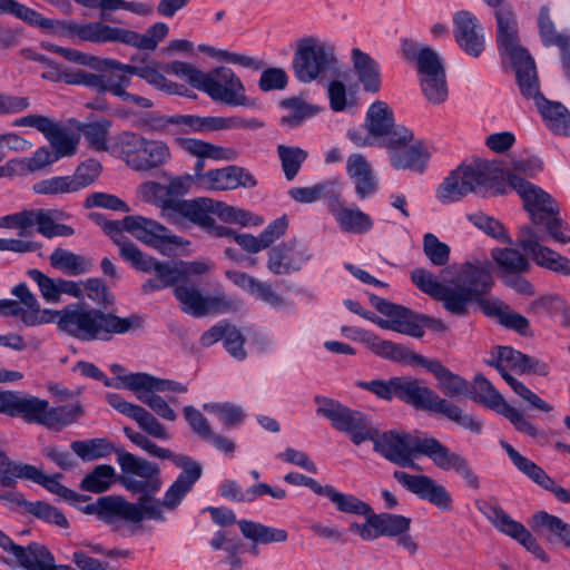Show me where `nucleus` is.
<instances>
[{
  "mask_svg": "<svg viewBox=\"0 0 570 570\" xmlns=\"http://www.w3.org/2000/svg\"><path fill=\"white\" fill-rule=\"evenodd\" d=\"M491 257L498 266L500 276L509 273H528L531 269L529 259L515 248H493Z\"/></svg>",
  "mask_w": 570,
  "mask_h": 570,
  "instance_id": "nucleus-46",
  "label": "nucleus"
},
{
  "mask_svg": "<svg viewBox=\"0 0 570 570\" xmlns=\"http://www.w3.org/2000/svg\"><path fill=\"white\" fill-rule=\"evenodd\" d=\"M90 218L100 224L104 230L111 237L114 243L119 247V255L124 261L131 264L137 256L140 255V249L122 232L125 230L124 218L121 220H105L101 222V215L91 213Z\"/></svg>",
  "mask_w": 570,
  "mask_h": 570,
  "instance_id": "nucleus-39",
  "label": "nucleus"
},
{
  "mask_svg": "<svg viewBox=\"0 0 570 570\" xmlns=\"http://www.w3.org/2000/svg\"><path fill=\"white\" fill-rule=\"evenodd\" d=\"M52 148V155L57 156V160L62 157L72 156L76 153L78 139L72 132L58 126L55 121L48 132L45 134Z\"/></svg>",
  "mask_w": 570,
  "mask_h": 570,
  "instance_id": "nucleus-53",
  "label": "nucleus"
},
{
  "mask_svg": "<svg viewBox=\"0 0 570 570\" xmlns=\"http://www.w3.org/2000/svg\"><path fill=\"white\" fill-rule=\"evenodd\" d=\"M453 35L459 47L469 56L479 57L485 48V37L478 18L461 10L453 16Z\"/></svg>",
  "mask_w": 570,
  "mask_h": 570,
  "instance_id": "nucleus-22",
  "label": "nucleus"
},
{
  "mask_svg": "<svg viewBox=\"0 0 570 570\" xmlns=\"http://www.w3.org/2000/svg\"><path fill=\"white\" fill-rule=\"evenodd\" d=\"M124 223L126 232L149 246L157 248L165 244H183L181 237L170 234L164 225L156 220L139 215H132L126 216Z\"/></svg>",
  "mask_w": 570,
  "mask_h": 570,
  "instance_id": "nucleus-25",
  "label": "nucleus"
},
{
  "mask_svg": "<svg viewBox=\"0 0 570 570\" xmlns=\"http://www.w3.org/2000/svg\"><path fill=\"white\" fill-rule=\"evenodd\" d=\"M50 265L71 276H78L90 271L92 262L81 255L65 248H56L49 256Z\"/></svg>",
  "mask_w": 570,
  "mask_h": 570,
  "instance_id": "nucleus-44",
  "label": "nucleus"
},
{
  "mask_svg": "<svg viewBox=\"0 0 570 570\" xmlns=\"http://www.w3.org/2000/svg\"><path fill=\"white\" fill-rule=\"evenodd\" d=\"M494 168L487 161L474 160L463 164L443 180L436 191L442 204L459 202L470 193H480L493 186Z\"/></svg>",
  "mask_w": 570,
  "mask_h": 570,
  "instance_id": "nucleus-8",
  "label": "nucleus"
},
{
  "mask_svg": "<svg viewBox=\"0 0 570 570\" xmlns=\"http://www.w3.org/2000/svg\"><path fill=\"white\" fill-rule=\"evenodd\" d=\"M237 523L245 538L258 543L285 542L288 538V533L284 529L272 528L248 520H240Z\"/></svg>",
  "mask_w": 570,
  "mask_h": 570,
  "instance_id": "nucleus-48",
  "label": "nucleus"
},
{
  "mask_svg": "<svg viewBox=\"0 0 570 570\" xmlns=\"http://www.w3.org/2000/svg\"><path fill=\"white\" fill-rule=\"evenodd\" d=\"M538 27L544 46L563 47L569 43L570 35L561 33L556 30L547 7H542L540 10Z\"/></svg>",
  "mask_w": 570,
  "mask_h": 570,
  "instance_id": "nucleus-63",
  "label": "nucleus"
},
{
  "mask_svg": "<svg viewBox=\"0 0 570 570\" xmlns=\"http://www.w3.org/2000/svg\"><path fill=\"white\" fill-rule=\"evenodd\" d=\"M509 186L522 198L531 217V225L521 226L517 244L540 267L563 276H570V259L547 247L551 237L559 243L570 242L566 223L558 216L559 208L549 194L513 173L507 175Z\"/></svg>",
  "mask_w": 570,
  "mask_h": 570,
  "instance_id": "nucleus-2",
  "label": "nucleus"
},
{
  "mask_svg": "<svg viewBox=\"0 0 570 570\" xmlns=\"http://www.w3.org/2000/svg\"><path fill=\"white\" fill-rule=\"evenodd\" d=\"M174 295L179 302L181 311L194 317L226 313L237 307V302L224 294L204 295L190 279L178 284L174 288Z\"/></svg>",
  "mask_w": 570,
  "mask_h": 570,
  "instance_id": "nucleus-16",
  "label": "nucleus"
},
{
  "mask_svg": "<svg viewBox=\"0 0 570 570\" xmlns=\"http://www.w3.org/2000/svg\"><path fill=\"white\" fill-rule=\"evenodd\" d=\"M341 189L338 179L325 180L309 187H295L289 189V196L297 203L309 204L320 199L327 200V207L336 197Z\"/></svg>",
  "mask_w": 570,
  "mask_h": 570,
  "instance_id": "nucleus-40",
  "label": "nucleus"
},
{
  "mask_svg": "<svg viewBox=\"0 0 570 570\" xmlns=\"http://www.w3.org/2000/svg\"><path fill=\"white\" fill-rule=\"evenodd\" d=\"M277 154L287 180H293L307 158V153L299 147L277 146Z\"/></svg>",
  "mask_w": 570,
  "mask_h": 570,
  "instance_id": "nucleus-61",
  "label": "nucleus"
},
{
  "mask_svg": "<svg viewBox=\"0 0 570 570\" xmlns=\"http://www.w3.org/2000/svg\"><path fill=\"white\" fill-rule=\"evenodd\" d=\"M11 294L17 297L16 302L22 309V323L27 326H35L42 323L40 316V304L24 283L14 286Z\"/></svg>",
  "mask_w": 570,
  "mask_h": 570,
  "instance_id": "nucleus-50",
  "label": "nucleus"
},
{
  "mask_svg": "<svg viewBox=\"0 0 570 570\" xmlns=\"http://www.w3.org/2000/svg\"><path fill=\"white\" fill-rule=\"evenodd\" d=\"M111 122L107 119L82 125L79 129L89 146L96 150H107Z\"/></svg>",
  "mask_w": 570,
  "mask_h": 570,
  "instance_id": "nucleus-64",
  "label": "nucleus"
},
{
  "mask_svg": "<svg viewBox=\"0 0 570 570\" xmlns=\"http://www.w3.org/2000/svg\"><path fill=\"white\" fill-rule=\"evenodd\" d=\"M470 397L483 405L498 411L507 417L514 428L532 438L538 435L535 426L515 407L509 405L494 386L483 376L476 375L473 380Z\"/></svg>",
  "mask_w": 570,
  "mask_h": 570,
  "instance_id": "nucleus-17",
  "label": "nucleus"
},
{
  "mask_svg": "<svg viewBox=\"0 0 570 570\" xmlns=\"http://www.w3.org/2000/svg\"><path fill=\"white\" fill-rule=\"evenodd\" d=\"M456 273V277L443 284L430 271L415 268L411 273L414 285L423 293L443 304V307L456 316H465L469 306L478 302L488 316L498 318L499 323L514 330L521 335L529 334L530 323L523 315L514 312L499 298H483L493 285L492 263L483 257H472L461 265H451L442 274Z\"/></svg>",
  "mask_w": 570,
  "mask_h": 570,
  "instance_id": "nucleus-1",
  "label": "nucleus"
},
{
  "mask_svg": "<svg viewBox=\"0 0 570 570\" xmlns=\"http://www.w3.org/2000/svg\"><path fill=\"white\" fill-rule=\"evenodd\" d=\"M491 7L495 9L499 49L511 60L519 80L520 76H527L537 70L534 60L528 50L519 45L518 23L511 7L505 1L500 6Z\"/></svg>",
  "mask_w": 570,
  "mask_h": 570,
  "instance_id": "nucleus-9",
  "label": "nucleus"
},
{
  "mask_svg": "<svg viewBox=\"0 0 570 570\" xmlns=\"http://www.w3.org/2000/svg\"><path fill=\"white\" fill-rule=\"evenodd\" d=\"M365 126L373 137H384L393 128V114L383 101H376L367 110Z\"/></svg>",
  "mask_w": 570,
  "mask_h": 570,
  "instance_id": "nucleus-49",
  "label": "nucleus"
},
{
  "mask_svg": "<svg viewBox=\"0 0 570 570\" xmlns=\"http://www.w3.org/2000/svg\"><path fill=\"white\" fill-rule=\"evenodd\" d=\"M374 450L390 462L402 468L420 471L413 461L416 454L426 455L436 468L443 471H454L473 490L480 489V479L470 462L463 455L452 452L434 438H421L417 433L387 431L382 434L375 429L373 439Z\"/></svg>",
  "mask_w": 570,
  "mask_h": 570,
  "instance_id": "nucleus-3",
  "label": "nucleus"
},
{
  "mask_svg": "<svg viewBox=\"0 0 570 570\" xmlns=\"http://www.w3.org/2000/svg\"><path fill=\"white\" fill-rule=\"evenodd\" d=\"M335 63L333 47L308 38L299 41L293 67L299 81L311 82Z\"/></svg>",
  "mask_w": 570,
  "mask_h": 570,
  "instance_id": "nucleus-14",
  "label": "nucleus"
},
{
  "mask_svg": "<svg viewBox=\"0 0 570 570\" xmlns=\"http://www.w3.org/2000/svg\"><path fill=\"white\" fill-rule=\"evenodd\" d=\"M116 471L108 464L97 465L80 483V489L92 493L107 491L115 482Z\"/></svg>",
  "mask_w": 570,
  "mask_h": 570,
  "instance_id": "nucleus-56",
  "label": "nucleus"
},
{
  "mask_svg": "<svg viewBox=\"0 0 570 570\" xmlns=\"http://www.w3.org/2000/svg\"><path fill=\"white\" fill-rule=\"evenodd\" d=\"M56 80L63 81L68 85H82L87 88L96 90L99 94H105L109 80V75H97L78 69L61 71L57 76Z\"/></svg>",
  "mask_w": 570,
  "mask_h": 570,
  "instance_id": "nucleus-54",
  "label": "nucleus"
},
{
  "mask_svg": "<svg viewBox=\"0 0 570 570\" xmlns=\"http://www.w3.org/2000/svg\"><path fill=\"white\" fill-rule=\"evenodd\" d=\"M55 314L60 331L86 342L109 341L114 335L136 331L144 324V318L138 314L120 317L81 304L68 305Z\"/></svg>",
  "mask_w": 570,
  "mask_h": 570,
  "instance_id": "nucleus-4",
  "label": "nucleus"
},
{
  "mask_svg": "<svg viewBox=\"0 0 570 570\" xmlns=\"http://www.w3.org/2000/svg\"><path fill=\"white\" fill-rule=\"evenodd\" d=\"M393 476L407 491L422 500L429 501L440 510L450 511L452 509V495L431 476L425 474L412 475L399 470L394 471Z\"/></svg>",
  "mask_w": 570,
  "mask_h": 570,
  "instance_id": "nucleus-20",
  "label": "nucleus"
},
{
  "mask_svg": "<svg viewBox=\"0 0 570 570\" xmlns=\"http://www.w3.org/2000/svg\"><path fill=\"white\" fill-rule=\"evenodd\" d=\"M307 250L295 240L282 243L267 253V268L274 275L297 272L309 259Z\"/></svg>",
  "mask_w": 570,
  "mask_h": 570,
  "instance_id": "nucleus-27",
  "label": "nucleus"
},
{
  "mask_svg": "<svg viewBox=\"0 0 570 570\" xmlns=\"http://www.w3.org/2000/svg\"><path fill=\"white\" fill-rule=\"evenodd\" d=\"M134 268L149 273L155 272L156 277L165 287H176L178 284L189 281L193 276L205 275L209 273L214 266L210 261H193V262H158L151 256L140 255L130 264Z\"/></svg>",
  "mask_w": 570,
  "mask_h": 570,
  "instance_id": "nucleus-13",
  "label": "nucleus"
},
{
  "mask_svg": "<svg viewBox=\"0 0 570 570\" xmlns=\"http://www.w3.org/2000/svg\"><path fill=\"white\" fill-rule=\"evenodd\" d=\"M163 71L186 79L193 87L206 92L213 100L229 106L246 104L244 86L234 71L227 67H218L205 73L190 63L173 61L165 65Z\"/></svg>",
  "mask_w": 570,
  "mask_h": 570,
  "instance_id": "nucleus-5",
  "label": "nucleus"
},
{
  "mask_svg": "<svg viewBox=\"0 0 570 570\" xmlns=\"http://www.w3.org/2000/svg\"><path fill=\"white\" fill-rule=\"evenodd\" d=\"M283 106L287 109V112L282 117L281 122L288 127H296L301 125L304 120L313 117L320 110L316 106L296 98L284 100Z\"/></svg>",
  "mask_w": 570,
  "mask_h": 570,
  "instance_id": "nucleus-59",
  "label": "nucleus"
},
{
  "mask_svg": "<svg viewBox=\"0 0 570 570\" xmlns=\"http://www.w3.org/2000/svg\"><path fill=\"white\" fill-rule=\"evenodd\" d=\"M361 342H363L376 355L396 362L416 363L415 354L402 345L391 341H384L367 331H355Z\"/></svg>",
  "mask_w": 570,
  "mask_h": 570,
  "instance_id": "nucleus-37",
  "label": "nucleus"
},
{
  "mask_svg": "<svg viewBox=\"0 0 570 570\" xmlns=\"http://www.w3.org/2000/svg\"><path fill=\"white\" fill-rule=\"evenodd\" d=\"M396 387V397L415 409L438 413L440 406L443 404L444 399L440 397L433 390L424 385L417 379L409 376L399 377Z\"/></svg>",
  "mask_w": 570,
  "mask_h": 570,
  "instance_id": "nucleus-28",
  "label": "nucleus"
},
{
  "mask_svg": "<svg viewBox=\"0 0 570 570\" xmlns=\"http://www.w3.org/2000/svg\"><path fill=\"white\" fill-rule=\"evenodd\" d=\"M371 523L377 529L379 537H396L409 531L411 519L399 514L380 513L371 515Z\"/></svg>",
  "mask_w": 570,
  "mask_h": 570,
  "instance_id": "nucleus-55",
  "label": "nucleus"
},
{
  "mask_svg": "<svg viewBox=\"0 0 570 570\" xmlns=\"http://www.w3.org/2000/svg\"><path fill=\"white\" fill-rule=\"evenodd\" d=\"M346 173L353 180L355 193L360 199L374 195L377 179L371 164L362 154H352L346 160Z\"/></svg>",
  "mask_w": 570,
  "mask_h": 570,
  "instance_id": "nucleus-35",
  "label": "nucleus"
},
{
  "mask_svg": "<svg viewBox=\"0 0 570 570\" xmlns=\"http://www.w3.org/2000/svg\"><path fill=\"white\" fill-rule=\"evenodd\" d=\"M129 83L130 78L126 75H109L106 92H110L111 95L120 98L122 101L134 104L139 108H151V100L139 95L130 94L126 90Z\"/></svg>",
  "mask_w": 570,
  "mask_h": 570,
  "instance_id": "nucleus-57",
  "label": "nucleus"
},
{
  "mask_svg": "<svg viewBox=\"0 0 570 570\" xmlns=\"http://www.w3.org/2000/svg\"><path fill=\"white\" fill-rule=\"evenodd\" d=\"M173 209L203 229H206L213 219L210 216L213 214L212 198L199 197L191 200H179L173 205Z\"/></svg>",
  "mask_w": 570,
  "mask_h": 570,
  "instance_id": "nucleus-43",
  "label": "nucleus"
},
{
  "mask_svg": "<svg viewBox=\"0 0 570 570\" xmlns=\"http://www.w3.org/2000/svg\"><path fill=\"white\" fill-rule=\"evenodd\" d=\"M138 509L121 495H105L102 521L111 531L121 535L134 534L137 529Z\"/></svg>",
  "mask_w": 570,
  "mask_h": 570,
  "instance_id": "nucleus-21",
  "label": "nucleus"
},
{
  "mask_svg": "<svg viewBox=\"0 0 570 570\" xmlns=\"http://www.w3.org/2000/svg\"><path fill=\"white\" fill-rule=\"evenodd\" d=\"M38 404V397L11 390L0 389V414L10 417H21L31 423L32 413Z\"/></svg>",
  "mask_w": 570,
  "mask_h": 570,
  "instance_id": "nucleus-36",
  "label": "nucleus"
},
{
  "mask_svg": "<svg viewBox=\"0 0 570 570\" xmlns=\"http://www.w3.org/2000/svg\"><path fill=\"white\" fill-rule=\"evenodd\" d=\"M521 94L533 99L546 126L556 135L570 136V112L560 102L546 99L539 88L537 70L518 80Z\"/></svg>",
  "mask_w": 570,
  "mask_h": 570,
  "instance_id": "nucleus-15",
  "label": "nucleus"
},
{
  "mask_svg": "<svg viewBox=\"0 0 570 570\" xmlns=\"http://www.w3.org/2000/svg\"><path fill=\"white\" fill-rule=\"evenodd\" d=\"M108 403L119 413L135 420L147 434L159 440H168L169 433L157 417L145 407L125 401L119 394L109 393Z\"/></svg>",
  "mask_w": 570,
  "mask_h": 570,
  "instance_id": "nucleus-29",
  "label": "nucleus"
},
{
  "mask_svg": "<svg viewBox=\"0 0 570 570\" xmlns=\"http://www.w3.org/2000/svg\"><path fill=\"white\" fill-rule=\"evenodd\" d=\"M124 223L126 232L149 246L157 248L165 244H183L181 237L170 234L164 225L156 220L139 215H132L126 216Z\"/></svg>",
  "mask_w": 570,
  "mask_h": 570,
  "instance_id": "nucleus-24",
  "label": "nucleus"
},
{
  "mask_svg": "<svg viewBox=\"0 0 570 570\" xmlns=\"http://www.w3.org/2000/svg\"><path fill=\"white\" fill-rule=\"evenodd\" d=\"M168 30V26L163 22L155 23L144 35L128 29L111 27L101 21L81 24L72 20H62L59 22L60 36L78 37L82 41L95 43L121 42L147 50H154L167 36Z\"/></svg>",
  "mask_w": 570,
  "mask_h": 570,
  "instance_id": "nucleus-6",
  "label": "nucleus"
},
{
  "mask_svg": "<svg viewBox=\"0 0 570 570\" xmlns=\"http://www.w3.org/2000/svg\"><path fill=\"white\" fill-rule=\"evenodd\" d=\"M354 71L357 75L364 90L377 92L381 86L380 69L377 62L358 48L351 52Z\"/></svg>",
  "mask_w": 570,
  "mask_h": 570,
  "instance_id": "nucleus-38",
  "label": "nucleus"
},
{
  "mask_svg": "<svg viewBox=\"0 0 570 570\" xmlns=\"http://www.w3.org/2000/svg\"><path fill=\"white\" fill-rule=\"evenodd\" d=\"M500 445L505 450L515 468L524 473L534 483L552 492L556 498L564 503H570V490L558 485L539 465L520 454L511 444L501 441Z\"/></svg>",
  "mask_w": 570,
  "mask_h": 570,
  "instance_id": "nucleus-26",
  "label": "nucleus"
},
{
  "mask_svg": "<svg viewBox=\"0 0 570 570\" xmlns=\"http://www.w3.org/2000/svg\"><path fill=\"white\" fill-rule=\"evenodd\" d=\"M60 474L53 476H47L40 469L35 465L22 463L18 473L14 476V487L17 485L18 479L27 480L42 485L51 493L58 495L66 502L78 505L80 502H85L89 497L77 493L76 491L68 489L59 482Z\"/></svg>",
  "mask_w": 570,
  "mask_h": 570,
  "instance_id": "nucleus-30",
  "label": "nucleus"
},
{
  "mask_svg": "<svg viewBox=\"0 0 570 570\" xmlns=\"http://www.w3.org/2000/svg\"><path fill=\"white\" fill-rule=\"evenodd\" d=\"M321 495L328 498L336 509L344 513L368 515L372 512V508L366 502L352 494L338 492L332 485H324Z\"/></svg>",
  "mask_w": 570,
  "mask_h": 570,
  "instance_id": "nucleus-51",
  "label": "nucleus"
},
{
  "mask_svg": "<svg viewBox=\"0 0 570 570\" xmlns=\"http://www.w3.org/2000/svg\"><path fill=\"white\" fill-rule=\"evenodd\" d=\"M315 402L317 403V414L328 419L332 426L347 434L355 445L373 439L375 429L363 413L327 397L316 396Z\"/></svg>",
  "mask_w": 570,
  "mask_h": 570,
  "instance_id": "nucleus-10",
  "label": "nucleus"
},
{
  "mask_svg": "<svg viewBox=\"0 0 570 570\" xmlns=\"http://www.w3.org/2000/svg\"><path fill=\"white\" fill-rule=\"evenodd\" d=\"M20 505H23L26 510L32 514L33 517L48 522L53 523L59 528L67 529L69 528V522L66 515L58 510L56 507L43 502V501H35L29 502L24 499V502H21Z\"/></svg>",
  "mask_w": 570,
  "mask_h": 570,
  "instance_id": "nucleus-60",
  "label": "nucleus"
},
{
  "mask_svg": "<svg viewBox=\"0 0 570 570\" xmlns=\"http://www.w3.org/2000/svg\"><path fill=\"white\" fill-rule=\"evenodd\" d=\"M119 150L126 164L135 170L157 168L170 158L168 146L160 140H149L135 132H122Z\"/></svg>",
  "mask_w": 570,
  "mask_h": 570,
  "instance_id": "nucleus-12",
  "label": "nucleus"
},
{
  "mask_svg": "<svg viewBox=\"0 0 570 570\" xmlns=\"http://www.w3.org/2000/svg\"><path fill=\"white\" fill-rule=\"evenodd\" d=\"M424 96L432 104H441L448 97L445 71L439 55L429 47L420 50L416 60Z\"/></svg>",
  "mask_w": 570,
  "mask_h": 570,
  "instance_id": "nucleus-18",
  "label": "nucleus"
},
{
  "mask_svg": "<svg viewBox=\"0 0 570 570\" xmlns=\"http://www.w3.org/2000/svg\"><path fill=\"white\" fill-rule=\"evenodd\" d=\"M497 351V357L489 361L488 364L497 368L502 377H504V374H509L508 368L523 374L525 354L511 346H498Z\"/></svg>",
  "mask_w": 570,
  "mask_h": 570,
  "instance_id": "nucleus-58",
  "label": "nucleus"
},
{
  "mask_svg": "<svg viewBox=\"0 0 570 570\" xmlns=\"http://www.w3.org/2000/svg\"><path fill=\"white\" fill-rule=\"evenodd\" d=\"M55 161H57V156L52 155L48 147H40L31 157L12 159L7 164V167L19 174H29L45 169Z\"/></svg>",
  "mask_w": 570,
  "mask_h": 570,
  "instance_id": "nucleus-52",
  "label": "nucleus"
},
{
  "mask_svg": "<svg viewBox=\"0 0 570 570\" xmlns=\"http://www.w3.org/2000/svg\"><path fill=\"white\" fill-rule=\"evenodd\" d=\"M179 146L188 154L198 158L195 164V183L199 187V175H204L205 158L216 160H235L237 153L233 148L216 146L194 138H180Z\"/></svg>",
  "mask_w": 570,
  "mask_h": 570,
  "instance_id": "nucleus-32",
  "label": "nucleus"
},
{
  "mask_svg": "<svg viewBox=\"0 0 570 570\" xmlns=\"http://www.w3.org/2000/svg\"><path fill=\"white\" fill-rule=\"evenodd\" d=\"M72 451L83 461H92L107 456L114 451L112 445L105 439H92L89 441H73Z\"/></svg>",
  "mask_w": 570,
  "mask_h": 570,
  "instance_id": "nucleus-62",
  "label": "nucleus"
},
{
  "mask_svg": "<svg viewBox=\"0 0 570 570\" xmlns=\"http://www.w3.org/2000/svg\"><path fill=\"white\" fill-rule=\"evenodd\" d=\"M328 210L345 233L364 234L373 227V220L366 213L345 206L341 189L338 197L331 203Z\"/></svg>",
  "mask_w": 570,
  "mask_h": 570,
  "instance_id": "nucleus-34",
  "label": "nucleus"
},
{
  "mask_svg": "<svg viewBox=\"0 0 570 570\" xmlns=\"http://www.w3.org/2000/svg\"><path fill=\"white\" fill-rule=\"evenodd\" d=\"M32 413L31 423H38L48 429L60 430L76 422L82 415L79 403L50 407L49 402L38 397V404Z\"/></svg>",
  "mask_w": 570,
  "mask_h": 570,
  "instance_id": "nucleus-31",
  "label": "nucleus"
},
{
  "mask_svg": "<svg viewBox=\"0 0 570 570\" xmlns=\"http://www.w3.org/2000/svg\"><path fill=\"white\" fill-rule=\"evenodd\" d=\"M391 164L396 169H413L422 171L429 158L422 141L417 140L390 155Z\"/></svg>",
  "mask_w": 570,
  "mask_h": 570,
  "instance_id": "nucleus-45",
  "label": "nucleus"
},
{
  "mask_svg": "<svg viewBox=\"0 0 570 570\" xmlns=\"http://www.w3.org/2000/svg\"><path fill=\"white\" fill-rule=\"evenodd\" d=\"M256 185L255 177L247 169L236 165L210 169L199 175V188L206 190L223 191L238 187L253 188Z\"/></svg>",
  "mask_w": 570,
  "mask_h": 570,
  "instance_id": "nucleus-23",
  "label": "nucleus"
},
{
  "mask_svg": "<svg viewBox=\"0 0 570 570\" xmlns=\"http://www.w3.org/2000/svg\"><path fill=\"white\" fill-rule=\"evenodd\" d=\"M416 364L423 366L431 372L439 382V387L450 397L468 395L470 393V384L460 375L451 372L439 360L426 358L424 356H415Z\"/></svg>",
  "mask_w": 570,
  "mask_h": 570,
  "instance_id": "nucleus-33",
  "label": "nucleus"
},
{
  "mask_svg": "<svg viewBox=\"0 0 570 570\" xmlns=\"http://www.w3.org/2000/svg\"><path fill=\"white\" fill-rule=\"evenodd\" d=\"M0 10L11 13L21 19L32 27H38L42 30H49L56 35H60L59 22L52 19L45 18L38 11L16 1V0H0Z\"/></svg>",
  "mask_w": 570,
  "mask_h": 570,
  "instance_id": "nucleus-41",
  "label": "nucleus"
},
{
  "mask_svg": "<svg viewBox=\"0 0 570 570\" xmlns=\"http://www.w3.org/2000/svg\"><path fill=\"white\" fill-rule=\"evenodd\" d=\"M478 508L499 531L517 540L541 561H549L548 554L532 533L523 524L512 520L502 508L485 502Z\"/></svg>",
  "mask_w": 570,
  "mask_h": 570,
  "instance_id": "nucleus-19",
  "label": "nucleus"
},
{
  "mask_svg": "<svg viewBox=\"0 0 570 570\" xmlns=\"http://www.w3.org/2000/svg\"><path fill=\"white\" fill-rule=\"evenodd\" d=\"M532 528L535 531H547L548 540L553 535L566 547H570V524L562 519L546 511H539L532 517Z\"/></svg>",
  "mask_w": 570,
  "mask_h": 570,
  "instance_id": "nucleus-47",
  "label": "nucleus"
},
{
  "mask_svg": "<svg viewBox=\"0 0 570 570\" xmlns=\"http://www.w3.org/2000/svg\"><path fill=\"white\" fill-rule=\"evenodd\" d=\"M124 385L130 391L156 390L158 392L170 391L175 393H186L187 386L183 383L158 379L147 373H131L122 377Z\"/></svg>",
  "mask_w": 570,
  "mask_h": 570,
  "instance_id": "nucleus-42",
  "label": "nucleus"
},
{
  "mask_svg": "<svg viewBox=\"0 0 570 570\" xmlns=\"http://www.w3.org/2000/svg\"><path fill=\"white\" fill-rule=\"evenodd\" d=\"M124 433L132 443L146 451L148 454L159 459L171 460L177 468L183 469L181 473L168 488L163 499L165 509L167 511H175L186 494L191 491L194 484L202 476V465L190 456L176 454L168 449L158 446L145 434L136 432L131 428H124Z\"/></svg>",
  "mask_w": 570,
  "mask_h": 570,
  "instance_id": "nucleus-7",
  "label": "nucleus"
},
{
  "mask_svg": "<svg viewBox=\"0 0 570 570\" xmlns=\"http://www.w3.org/2000/svg\"><path fill=\"white\" fill-rule=\"evenodd\" d=\"M117 462L122 475L120 484L132 494L155 495L161 488L160 470L157 464L126 451H117Z\"/></svg>",
  "mask_w": 570,
  "mask_h": 570,
  "instance_id": "nucleus-11",
  "label": "nucleus"
}]
</instances>
